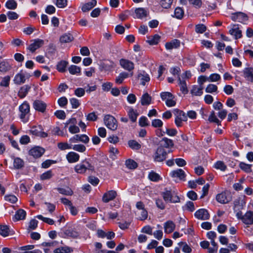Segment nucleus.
<instances>
[{
  "label": "nucleus",
  "mask_w": 253,
  "mask_h": 253,
  "mask_svg": "<svg viewBox=\"0 0 253 253\" xmlns=\"http://www.w3.org/2000/svg\"><path fill=\"white\" fill-rule=\"evenodd\" d=\"M163 148H170L173 147V143L172 140L165 137L161 141V145Z\"/></svg>",
  "instance_id": "nucleus-35"
},
{
  "label": "nucleus",
  "mask_w": 253,
  "mask_h": 253,
  "mask_svg": "<svg viewBox=\"0 0 253 253\" xmlns=\"http://www.w3.org/2000/svg\"><path fill=\"white\" fill-rule=\"evenodd\" d=\"M104 123L106 127L114 131L117 129V121L113 116L110 115L104 116Z\"/></svg>",
  "instance_id": "nucleus-4"
},
{
  "label": "nucleus",
  "mask_w": 253,
  "mask_h": 253,
  "mask_svg": "<svg viewBox=\"0 0 253 253\" xmlns=\"http://www.w3.org/2000/svg\"><path fill=\"white\" fill-rule=\"evenodd\" d=\"M169 175L175 181L179 180H185L186 176L185 172L180 169L171 171Z\"/></svg>",
  "instance_id": "nucleus-11"
},
{
  "label": "nucleus",
  "mask_w": 253,
  "mask_h": 253,
  "mask_svg": "<svg viewBox=\"0 0 253 253\" xmlns=\"http://www.w3.org/2000/svg\"><path fill=\"white\" fill-rule=\"evenodd\" d=\"M11 65L7 61H3L0 63V72L5 73L11 68Z\"/></svg>",
  "instance_id": "nucleus-34"
},
{
  "label": "nucleus",
  "mask_w": 253,
  "mask_h": 253,
  "mask_svg": "<svg viewBox=\"0 0 253 253\" xmlns=\"http://www.w3.org/2000/svg\"><path fill=\"white\" fill-rule=\"evenodd\" d=\"M68 70L72 75H79L81 72V68L76 65H72L68 68Z\"/></svg>",
  "instance_id": "nucleus-42"
},
{
  "label": "nucleus",
  "mask_w": 253,
  "mask_h": 253,
  "mask_svg": "<svg viewBox=\"0 0 253 253\" xmlns=\"http://www.w3.org/2000/svg\"><path fill=\"white\" fill-rule=\"evenodd\" d=\"M30 88L31 87L28 85H25L22 86L18 91V96L21 98L25 97Z\"/></svg>",
  "instance_id": "nucleus-30"
},
{
  "label": "nucleus",
  "mask_w": 253,
  "mask_h": 253,
  "mask_svg": "<svg viewBox=\"0 0 253 253\" xmlns=\"http://www.w3.org/2000/svg\"><path fill=\"white\" fill-rule=\"evenodd\" d=\"M44 150L43 148L36 146L32 148L29 151V154L34 158H39L44 153Z\"/></svg>",
  "instance_id": "nucleus-20"
},
{
  "label": "nucleus",
  "mask_w": 253,
  "mask_h": 253,
  "mask_svg": "<svg viewBox=\"0 0 253 253\" xmlns=\"http://www.w3.org/2000/svg\"><path fill=\"white\" fill-rule=\"evenodd\" d=\"M5 6L9 9H15L17 7V3L14 0H8L5 3Z\"/></svg>",
  "instance_id": "nucleus-54"
},
{
  "label": "nucleus",
  "mask_w": 253,
  "mask_h": 253,
  "mask_svg": "<svg viewBox=\"0 0 253 253\" xmlns=\"http://www.w3.org/2000/svg\"><path fill=\"white\" fill-rule=\"evenodd\" d=\"M26 215V211L22 209H20L16 212L14 215V219L16 220H23L25 219Z\"/></svg>",
  "instance_id": "nucleus-40"
},
{
  "label": "nucleus",
  "mask_w": 253,
  "mask_h": 253,
  "mask_svg": "<svg viewBox=\"0 0 253 253\" xmlns=\"http://www.w3.org/2000/svg\"><path fill=\"white\" fill-rule=\"evenodd\" d=\"M135 213L137 218L141 220H145L147 218L148 212L145 209L136 211Z\"/></svg>",
  "instance_id": "nucleus-37"
},
{
  "label": "nucleus",
  "mask_w": 253,
  "mask_h": 253,
  "mask_svg": "<svg viewBox=\"0 0 253 253\" xmlns=\"http://www.w3.org/2000/svg\"><path fill=\"white\" fill-rule=\"evenodd\" d=\"M73 250L69 247L65 246L61 247L55 249L53 253H70Z\"/></svg>",
  "instance_id": "nucleus-43"
},
{
  "label": "nucleus",
  "mask_w": 253,
  "mask_h": 253,
  "mask_svg": "<svg viewBox=\"0 0 253 253\" xmlns=\"http://www.w3.org/2000/svg\"><path fill=\"white\" fill-rule=\"evenodd\" d=\"M205 91L206 92L210 93L217 92V87L216 85L211 84L208 85L205 89Z\"/></svg>",
  "instance_id": "nucleus-51"
},
{
  "label": "nucleus",
  "mask_w": 253,
  "mask_h": 253,
  "mask_svg": "<svg viewBox=\"0 0 253 253\" xmlns=\"http://www.w3.org/2000/svg\"><path fill=\"white\" fill-rule=\"evenodd\" d=\"M68 62L66 61H61L59 62L56 66L57 70L60 72H64L66 70Z\"/></svg>",
  "instance_id": "nucleus-45"
},
{
  "label": "nucleus",
  "mask_w": 253,
  "mask_h": 253,
  "mask_svg": "<svg viewBox=\"0 0 253 253\" xmlns=\"http://www.w3.org/2000/svg\"><path fill=\"white\" fill-rule=\"evenodd\" d=\"M140 103L143 106L149 105L151 103V97L147 93H145L141 97Z\"/></svg>",
  "instance_id": "nucleus-29"
},
{
  "label": "nucleus",
  "mask_w": 253,
  "mask_h": 253,
  "mask_svg": "<svg viewBox=\"0 0 253 253\" xmlns=\"http://www.w3.org/2000/svg\"><path fill=\"white\" fill-rule=\"evenodd\" d=\"M73 40V36L69 34H65L62 35L60 38V41L61 43H68L72 42Z\"/></svg>",
  "instance_id": "nucleus-44"
},
{
  "label": "nucleus",
  "mask_w": 253,
  "mask_h": 253,
  "mask_svg": "<svg viewBox=\"0 0 253 253\" xmlns=\"http://www.w3.org/2000/svg\"><path fill=\"white\" fill-rule=\"evenodd\" d=\"M174 114L175 115L174 122L177 127L181 126L183 122L187 121V116L184 112L175 109Z\"/></svg>",
  "instance_id": "nucleus-5"
},
{
  "label": "nucleus",
  "mask_w": 253,
  "mask_h": 253,
  "mask_svg": "<svg viewBox=\"0 0 253 253\" xmlns=\"http://www.w3.org/2000/svg\"><path fill=\"white\" fill-rule=\"evenodd\" d=\"M120 64L121 66L124 69L131 71L133 70L134 68V63L127 59H122L120 60Z\"/></svg>",
  "instance_id": "nucleus-19"
},
{
  "label": "nucleus",
  "mask_w": 253,
  "mask_h": 253,
  "mask_svg": "<svg viewBox=\"0 0 253 253\" xmlns=\"http://www.w3.org/2000/svg\"><path fill=\"white\" fill-rule=\"evenodd\" d=\"M10 77L9 76L4 77L0 83V85L2 86H8L9 84Z\"/></svg>",
  "instance_id": "nucleus-64"
},
{
  "label": "nucleus",
  "mask_w": 253,
  "mask_h": 253,
  "mask_svg": "<svg viewBox=\"0 0 253 253\" xmlns=\"http://www.w3.org/2000/svg\"><path fill=\"white\" fill-rule=\"evenodd\" d=\"M161 97L163 101H165L166 104L168 107H173L176 104L174 96L169 92H162L161 93Z\"/></svg>",
  "instance_id": "nucleus-6"
},
{
  "label": "nucleus",
  "mask_w": 253,
  "mask_h": 253,
  "mask_svg": "<svg viewBox=\"0 0 253 253\" xmlns=\"http://www.w3.org/2000/svg\"><path fill=\"white\" fill-rule=\"evenodd\" d=\"M147 11L143 8H138L135 10V18L142 19L145 17L147 15Z\"/></svg>",
  "instance_id": "nucleus-27"
},
{
  "label": "nucleus",
  "mask_w": 253,
  "mask_h": 253,
  "mask_svg": "<svg viewBox=\"0 0 253 253\" xmlns=\"http://www.w3.org/2000/svg\"><path fill=\"white\" fill-rule=\"evenodd\" d=\"M203 87L202 86L194 85L191 90V93L195 96H201L203 94Z\"/></svg>",
  "instance_id": "nucleus-33"
},
{
  "label": "nucleus",
  "mask_w": 253,
  "mask_h": 253,
  "mask_svg": "<svg viewBox=\"0 0 253 253\" xmlns=\"http://www.w3.org/2000/svg\"><path fill=\"white\" fill-rule=\"evenodd\" d=\"M128 116L131 121L134 122L136 121L137 118L138 116L137 111L132 108H130L127 112Z\"/></svg>",
  "instance_id": "nucleus-36"
},
{
  "label": "nucleus",
  "mask_w": 253,
  "mask_h": 253,
  "mask_svg": "<svg viewBox=\"0 0 253 253\" xmlns=\"http://www.w3.org/2000/svg\"><path fill=\"white\" fill-rule=\"evenodd\" d=\"M33 106L36 111L44 113L46 108V104L42 100H36L33 102Z\"/></svg>",
  "instance_id": "nucleus-18"
},
{
  "label": "nucleus",
  "mask_w": 253,
  "mask_h": 253,
  "mask_svg": "<svg viewBox=\"0 0 253 253\" xmlns=\"http://www.w3.org/2000/svg\"><path fill=\"white\" fill-rule=\"evenodd\" d=\"M89 138L85 134H76L73 137H71L69 140V143L71 144L82 142L86 144L88 143Z\"/></svg>",
  "instance_id": "nucleus-10"
},
{
  "label": "nucleus",
  "mask_w": 253,
  "mask_h": 253,
  "mask_svg": "<svg viewBox=\"0 0 253 253\" xmlns=\"http://www.w3.org/2000/svg\"><path fill=\"white\" fill-rule=\"evenodd\" d=\"M239 166L242 169H243L246 172L249 173L251 171V165L247 164L243 162H241L240 163Z\"/></svg>",
  "instance_id": "nucleus-60"
},
{
  "label": "nucleus",
  "mask_w": 253,
  "mask_h": 253,
  "mask_svg": "<svg viewBox=\"0 0 253 253\" xmlns=\"http://www.w3.org/2000/svg\"><path fill=\"white\" fill-rule=\"evenodd\" d=\"M4 200L11 203H15L17 201L18 199L13 195H7L4 196Z\"/></svg>",
  "instance_id": "nucleus-61"
},
{
  "label": "nucleus",
  "mask_w": 253,
  "mask_h": 253,
  "mask_svg": "<svg viewBox=\"0 0 253 253\" xmlns=\"http://www.w3.org/2000/svg\"><path fill=\"white\" fill-rule=\"evenodd\" d=\"M148 178L153 181L157 182L160 180L161 178L159 174L154 171H151L148 174Z\"/></svg>",
  "instance_id": "nucleus-48"
},
{
  "label": "nucleus",
  "mask_w": 253,
  "mask_h": 253,
  "mask_svg": "<svg viewBox=\"0 0 253 253\" xmlns=\"http://www.w3.org/2000/svg\"><path fill=\"white\" fill-rule=\"evenodd\" d=\"M232 199L231 193L228 190L222 191L216 196L217 202L222 204L228 203L232 200Z\"/></svg>",
  "instance_id": "nucleus-3"
},
{
  "label": "nucleus",
  "mask_w": 253,
  "mask_h": 253,
  "mask_svg": "<svg viewBox=\"0 0 253 253\" xmlns=\"http://www.w3.org/2000/svg\"><path fill=\"white\" fill-rule=\"evenodd\" d=\"M12 234V231L6 225H0V235L6 237Z\"/></svg>",
  "instance_id": "nucleus-38"
},
{
  "label": "nucleus",
  "mask_w": 253,
  "mask_h": 253,
  "mask_svg": "<svg viewBox=\"0 0 253 253\" xmlns=\"http://www.w3.org/2000/svg\"><path fill=\"white\" fill-rule=\"evenodd\" d=\"M196 218L200 220H207L210 217V214L205 209L197 210L194 213Z\"/></svg>",
  "instance_id": "nucleus-16"
},
{
  "label": "nucleus",
  "mask_w": 253,
  "mask_h": 253,
  "mask_svg": "<svg viewBox=\"0 0 253 253\" xmlns=\"http://www.w3.org/2000/svg\"><path fill=\"white\" fill-rule=\"evenodd\" d=\"M76 120L75 118H72L68 120L65 123V127H67L68 125H70L69 127V131L72 134H76L80 132L79 127L75 125Z\"/></svg>",
  "instance_id": "nucleus-13"
},
{
  "label": "nucleus",
  "mask_w": 253,
  "mask_h": 253,
  "mask_svg": "<svg viewBox=\"0 0 253 253\" xmlns=\"http://www.w3.org/2000/svg\"><path fill=\"white\" fill-rule=\"evenodd\" d=\"M183 15L184 11L181 8L178 7L175 9L173 16L175 18L181 19L183 17Z\"/></svg>",
  "instance_id": "nucleus-52"
},
{
  "label": "nucleus",
  "mask_w": 253,
  "mask_h": 253,
  "mask_svg": "<svg viewBox=\"0 0 253 253\" xmlns=\"http://www.w3.org/2000/svg\"><path fill=\"white\" fill-rule=\"evenodd\" d=\"M164 228L165 232L167 234H169L174 230L175 224L173 221L169 220L164 223Z\"/></svg>",
  "instance_id": "nucleus-24"
},
{
  "label": "nucleus",
  "mask_w": 253,
  "mask_h": 253,
  "mask_svg": "<svg viewBox=\"0 0 253 253\" xmlns=\"http://www.w3.org/2000/svg\"><path fill=\"white\" fill-rule=\"evenodd\" d=\"M246 201L245 197H238L234 201L233 210L235 212H241L240 211L244 209L246 205Z\"/></svg>",
  "instance_id": "nucleus-9"
},
{
  "label": "nucleus",
  "mask_w": 253,
  "mask_h": 253,
  "mask_svg": "<svg viewBox=\"0 0 253 253\" xmlns=\"http://www.w3.org/2000/svg\"><path fill=\"white\" fill-rule=\"evenodd\" d=\"M137 77L140 80L141 84L143 85H145L146 83L149 82L150 80L149 75L143 71L138 73Z\"/></svg>",
  "instance_id": "nucleus-25"
},
{
  "label": "nucleus",
  "mask_w": 253,
  "mask_h": 253,
  "mask_svg": "<svg viewBox=\"0 0 253 253\" xmlns=\"http://www.w3.org/2000/svg\"><path fill=\"white\" fill-rule=\"evenodd\" d=\"M236 216L238 219H241L246 225H251L253 223V212L251 211H247L244 215H242L241 212H237Z\"/></svg>",
  "instance_id": "nucleus-8"
},
{
  "label": "nucleus",
  "mask_w": 253,
  "mask_h": 253,
  "mask_svg": "<svg viewBox=\"0 0 253 253\" xmlns=\"http://www.w3.org/2000/svg\"><path fill=\"white\" fill-rule=\"evenodd\" d=\"M66 159L70 163H74L78 162L80 159V155L74 152H70L66 156Z\"/></svg>",
  "instance_id": "nucleus-23"
},
{
  "label": "nucleus",
  "mask_w": 253,
  "mask_h": 253,
  "mask_svg": "<svg viewBox=\"0 0 253 253\" xmlns=\"http://www.w3.org/2000/svg\"><path fill=\"white\" fill-rule=\"evenodd\" d=\"M128 145L129 147L133 150H138L141 147V145L137 141L131 140L128 142Z\"/></svg>",
  "instance_id": "nucleus-53"
},
{
  "label": "nucleus",
  "mask_w": 253,
  "mask_h": 253,
  "mask_svg": "<svg viewBox=\"0 0 253 253\" xmlns=\"http://www.w3.org/2000/svg\"><path fill=\"white\" fill-rule=\"evenodd\" d=\"M96 3L97 1L96 0H92L91 1L84 4L82 7V10L84 12L89 11L94 7L96 5Z\"/></svg>",
  "instance_id": "nucleus-31"
},
{
  "label": "nucleus",
  "mask_w": 253,
  "mask_h": 253,
  "mask_svg": "<svg viewBox=\"0 0 253 253\" xmlns=\"http://www.w3.org/2000/svg\"><path fill=\"white\" fill-rule=\"evenodd\" d=\"M207 28L204 24H198L195 27V31L197 33L202 34L206 31Z\"/></svg>",
  "instance_id": "nucleus-63"
},
{
  "label": "nucleus",
  "mask_w": 253,
  "mask_h": 253,
  "mask_svg": "<svg viewBox=\"0 0 253 253\" xmlns=\"http://www.w3.org/2000/svg\"><path fill=\"white\" fill-rule=\"evenodd\" d=\"M58 192L63 195H72L73 193V191L69 188H58Z\"/></svg>",
  "instance_id": "nucleus-59"
},
{
  "label": "nucleus",
  "mask_w": 253,
  "mask_h": 253,
  "mask_svg": "<svg viewBox=\"0 0 253 253\" xmlns=\"http://www.w3.org/2000/svg\"><path fill=\"white\" fill-rule=\"evenodd\" d=\"M160 39V36L156 34L153 36L147 37V42L150 45L157 44Z\"/></svg>",
  "instance_id": "nucleus-32"
},
{
  "label": "nucleus",
  "mask_w": 253,
  "mask_h": 253,
  "mask_svg": "<svg viewBox=\"0 0 253 253\" xmlns=\"http://www.w3.org/2000/svg\"><path fill=\"white\" fill-rule=\"evenodd\" d=\"M54 2L59 8H63L67 5V0H54Z\"/></svg>",
  "instance_id": "nucleus-57"
},
{
  "label": "nucleus",
  "mask_w": 253,
  "mask_h": 253,
  "mask_svg": "<svg viewBox=\"0 0 253 253\" xmlns=\"http://www.w3.org/2000/svg\"><path fill=\"white\" fill-rule=\"evenodd\" d=\"M178 245L181 249L183 252L185 253H191L192 249L186 242H179Z\"/></svg>",
  "instance_id": "nucleus-41"
},
{
  "label": "nucleus",
  "mask_w": 253,
  "mask_h": 253,
  "mask_svg": "<svg viewBox=\"0 0 253 253\" xmlns=\"http://www.w3.org/2000/svg\"><path fill=\"white\" fill-rule=\"evenodd\" d=\"M30 132L33 135L42 137H45L47 136V134L46 132L42 131L40 126L32 127L30 129Z\"/></svg>",
  "instance_id": "nucleus-22"
},
{
  "label": "nucleus",
  "mask_w": 253,
  "mask_h": 253,
  "mask_svg": "<svg viewBox=\"0 0 253 253\" xmlns=\"http://www.w3.org/2000/svg\"><path fill=\"white\" fill-rule=\"evenodd\" d=\"M229 33L236 40L240 39L242 37V31L237 25L231 26L229 28Z\"/></svg>",
  "instance_id": "nucleus-14"
},
{
  "label": "nucleus",
  "mask_w": 253,
  "mask_h": 253,
  "mask_svg": "<svg viewBox=\"0 0 253 253\" xmlns=\"http://www.w3.org/2000/svg\"><path fill=\"white\" fill-rule=\"evenodd\" d=\"M179 85L180 90L183 94H186L188 93V90L187 87V84L185 81L181 80L180 78L179 79Z\"/></svg>",
  "instance_id": "nucleus-49"
},
{
  "label": "nucleus",
  "mask_w": 253,
  "mask_h": 253,
  "mask_svg": "<svg viewBox=\"0 0 253 253\" xmlns=\"http://www.w3.org/2000/svg\"><path fill=\"white\" fill-rule=\"evenodd\" d=\"M173 0H161L160 4L164 8H169L170 7Z\"/></svg>",
  "instance_id": "nucleus-62"
},
{
  "label": "nucleus",
  "mask_w": 253,
  "mask_h": 253,
  "mask_svg": "<svg viewBox=\"0 0 253 253\" xmlns=\"http://www.w3.org/2000/svg\"><path fill=\"white\" fill-rule=\"evenodd\" d=\"M128 77V74L126 72L121 73L116 78L115 82L116 84H120L123 83L124 81Z\"/></svg>",
  "instance_id": "nucleus-39"
},
{
  "label": "nucleus",
  "mask_w": 253,
  "mask_h": 253,
  "mask_svg": "<svg viewBox=\"0 0 253 253\" xmlns=\"http://www.w3.org/2000/svg\"><path fill=\"white\" fill-rule=\"evenodd\" d=\"M27 78L28 77L23 73V71L21 70L15 75L13 81L15 84L20 85L24 84Z\"/></svg>",
  "instance_id": "nucleus-15"
},
{
  "label": "nucleus",
  "mask_w": 253,
  "mask_h": 253,
  "mask_svg": "<svg viewBox=\"0 0 253 253\" xmlns=\"http://www.w3.org/2000/svg\"><path fill=\"white\" fill-rule=\"evenodd\" d=\"M208 120L210 122L217 124L218 126L220 125V122L216 116L215 112L213 111L211 112Z\"/></svg>",
  "instance_id": "nucleus-46"
},
{
  "label": "nucleus",
  "mask_w": 253,
  "mask_h": 253,
  "mask_svg": "<svg viewBox=\"0 0 253 253\" xmlns=\"http://www.w3.org/2000/svg\"><path fill=\"white\" fill-rule=\"evenodd\" d=\"M13 166L16 169L21 168L24 166V162L19 158H14L13 160Z\"/></svg>",
  "instance_id": "nucleus-50"
},
{
  "label": "nucleus",
  "mask_w": 253,
  "mask_h": 253,
  "mask_svg": "<svg viewBox=\"0 0 253 253\" xmlns=\"http://www.w3.org/2000/svg\"><path fill=\"white\" fill-rule=\"evenodd\" d=\"M126 167L129 169H133L137 167V163L132 160L129 159L126 161Z\"/></svg>",
  "instance_id": "nucleus-58"
},
{
  "label": "nucleus",
  "mask_w": 253,
  "mask_h": 253,
  "mask_svg": "<svg viewBox=\"0 0 253 253\" xmlns=\"http://www.w3.org/2000/svg\"><path fill=\"white\" fill-rule=\"evenodd\" d=\"M19 110L20 112V117L21 121L24 123H26L28 121V114L30 112V105L29 103L24 101L19 107Z\"/></svg>",
  "instance_id": "nucleus-2"
},
{
  "label": "nucleus",
  "mask_w": 253,
  "mask_h": 253,
  "mask_svg": "<svg viewBox=\"0 0 253 253\" xmlns=\"http://www.w3.org/2000/svg\"><path fill=\"white\" fill-rule=\"evenodd\" d=\"M71 149L79 152L83 153L86 150V147L83 144H72Z\"/></svg>",
  "instance_id": "nucleus-47"
},
{
  "label": "nucleus",
  "mask_w": 253,
  "mask_h": 253,
  "mask_svg": "<svg viewBox=\"0 0 253 253\" xmlns=\"http://www.w3.org/2000/svg\"><path fill=\"white\" fill-rule=\"evenodd\" d=\"M244 77L250 82H253V68H247L243 71Z\"/></svg>",
  "instance_id": "nucleus-28"
},
{
  "label": "nucleus",
  "mask_w": 253,
  "mask_h": 253,
  "mask_svg": "<svg viewBox=\"0 0 253 253\" xmlns=\"http://www.w3.org/2000/svg\"><path fill=\"white\" fill-rule=\"evenodd\" d=\"M117 196V193L114 190H110L105 193L102 197V201L108 203L113 200Z\"/></svg>",
  "instance_id": "nucleus-21"
},
{
  "label": "nucleus",
  "mask_w": 253,
  "mask_h": 253,
  "mask_svg": "<svg viewBox=\"0 0 253 253\" xmlns=\"http://www.w3.org/2000/svg\"><path fill=\"white\" fill-rule=\"evenodd\" d=\"M180 41L177 40H173L170 42H167L165 47L168 50H171L178 48L180 46Z\"/></svg>",
  "instance_id": "nucleus-26"
},
{
  "label": "nucleus",
  "mask_w": 253,
  "mask_h": 253,
  "mask_svg": "<svg viewBox=\"0 0 253 253\" xmlns=\"http://www.w3.org/2000/svg\"><path fill=\"white\" fill-rule=\"evenodd\" d=\"M57 146L58 148L61 150L71 149L72 147V144H71L70 143L69 144L66 142H60L58 143Z\"/></svg>",
  "instance_id": "nucleus-55"
},
{
  "label": "nucleus",
  "mask_w": 253,
  "mask_h": 253,
  "mask_svg": "<svg viewBox=\"0 0 253 253\" xmlns=\"http://www.w3.org/2000/svg\"><path fill=\"white\" fill-rule=\"evenodd\" d=\"M221 79L220 76L216 73L211 74L208 77V81L210 82H215L220 80Z\"/></svg>",
  "instance_id": "nucleus-56"
},
{
  "label": "nucleus",
  "mask_w": 253,
  "mask_h": 253,
  "mask_svg": "<svg viewBox=\"0 0 253 253\" xmlns=\"http://www.w3.org/2000/svg\"><path fill=\"white\" fill-rule=\"evenodd\" d=\"M93 167L87 161L83 162L75 167V171L80 174L85 173L87 170H93Z\"/></svg>",
  "instance_id": "nucleus-7"
},
{
  "label": "nucleus",
  "mask_w": 253,
  "mask_h": 253,
  "mask_svg": "<svg viewBox=\"0 0 253 253\" xmlns=\"http://www.w3.org/2000/svg\"><path fill=\"white\" fill-rule=\"evenodd\" d=\"M167 152L164 148L160 146L154 155V159L157 162H162L166 158Z\"/></svg>",
  "instance_id": "nucleus-12"
},
{
  "label": "nucleus",
  "mask_w": 253,
  "mask_h": 253,
  "mask_svg": "<svg viewBox=\"0 0 253 253\" xmlns=\"http://www.w3.org/2000/svg\"><path fill=\"white\" fill-rule=\"evenodd\" d=\"M162 195L166 202L176 203L180 202V198L174 189H165Z\"/></svg>",
  "instance_id": "nucleus-1"
},
{
  "label": "nucleus",
  "mask_w": 253,
  "mask_h": 253,
  "mask_svg": "<svg viewBox=\"0 0 253 253\" xmlns=\"http://www.w3.org/2000/svg\"><path fill=\"white\" fill-rule=\"evenodd\" d=\"M43 44V40L37 39L32 41V42L29 45L27 48L31 52H34L37 49L41 47Z\"/></svg>",
  "instance_id": "nucleus-17"
}]
</instances>
